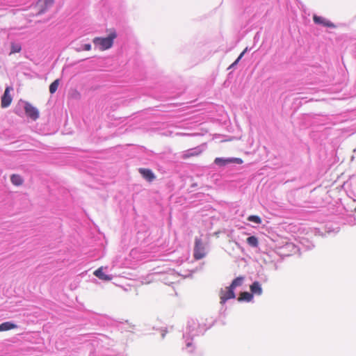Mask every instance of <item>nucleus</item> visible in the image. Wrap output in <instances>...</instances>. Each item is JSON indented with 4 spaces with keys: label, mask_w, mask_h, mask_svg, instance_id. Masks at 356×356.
Listing matches in <instances>:
<instances>
[{
    "label": "nucleus",
    "mask_w": 356,
    "mask_h": 356,
    "mask_svg": "<svg viewBox=\"0 0 356 356\" xmlns=\"http://www.w3.org/2000/svg\"><path fill=\"white\" fill-rule=\"evenodd\" d=\"M116 37V33L113 31L106 38H95L93 39V43L95 46L98 47L99 50L105 51L113 46V40Z\"/></svg>",
    "instance_id": "f257e3e1"
},
{
    "label": "nucleus",
    "mask_w": 356,
    "mask_h": 356,
    "mask_svg": "<svg viewBox=\"0 0 356 356\" xmlns=\"http://www.w3.org/2000/svg\"><path fill=\"white\" fill-rule=\"evenodd\" d=\"M54 3V0H38L35 4L37 14L40 15L48 10Z\"/></svg>",
    "instance_id": "f03ea898"
},
{
    "label": "nucleus",
    "mask_w": 356,
    "mask_h": 356,
    "mask_svg": "<svg viewBox=\"0 0 356 356\" xmlns=\"http://www.w3.org/2000/svg\"><path fill=\"white\" fill-rule=\"evenodd\" d=\"M206 255L204 247L200 238H195L193 257L196 260L204 258Z\"/></svg>",
    "instance_id": "7ed1b4c3"
},
{
    "label": "nucleus",
    "mask_w": 356,
    "mask_h": 356,
    "mask_svg": "<svg viewBox=\"0 0 356 356\" xmlns=\"http://www.w3.org/2000/svg\"><path fill=\"white\" fill-rule=\"evenodd\" d=\"M234 298V291L230 286L225 287V289H222L220 292V298L221 304H225L227 300Z\"/></svg>",
    "instance_id": "20e7f679"
},
{
    "label": "nucleus",
    "mask_w": 356,
    "mask_h": 356,
    "mask_svg": "<svg viewBox=\"0 0 356 356\" xmlns=\"http://www.w3.org/2000/svg\"><path fill=\"white\" fill-rule=\"evenodd\" d=\"M13 90V88L11 87H7L5 89L4 93L3 96L1 97V106L2 108H7L8 107L13 101V97L10 95V91Z\"/></svg>",
    "instance_id": "39448f33"
},
{
    "label": "nucleus",
    "mask_w": 356,
    "mask_h": 356,
    "mask_svg": "<svg viewBox=\"0 0 356 356\" xmlns=\"http://www.w3.org/2000/svg\"><path fill=\"white\" fill-rule=\"evenodd\" d=\"M24 111L26 114L34 120L39 118L38 110L29 102L25 103Z\"/></svg>",
    "instance_id": "423d86ee"
},
{
    "label": "nucleus",
    "mask_w": 356,
    "mask_h": 356,
    "mask_svg": "<svg viewBox=\"0 0 356 356\" xmlns=\"http://www.w3.org/2000/svg\"><path fill=\"white\" fill-rule=\"evenodd\" d=\"M138 172L142 177L149 182H152L156 179L154 173L150 169L140 168L138 169Z\"/></svg>",
    "instance_id": "0eeeda50"
},
{
    "label": "nucleus",
    "mask_w": 356,
    "mask_h": 356,
    "mask_svg": "<svg viewBox=\"0 0 356 356\" xmlns=\"http://www.w3.org/2000/svg\"><path fill=\"white\" fill-rule=\"evenodd\" d=\"M313 20H314V23H316L317 24H321L323 26L330 27V28H335V26H336L330 21L327 20V19H325L323 17L318 16L316 15H314L313 16Z\"/></svg>",
    "instance_id": "6e6552de"
},
{
    "label": "nucleus",
    "mask_w": 356,
    "mask_h": 356,
    "mask_svg": "<svg viewBox=\"0 0 356 356\" xmlns=\"http://www.w3.org/2000/svg\"><path fill=\"white\" fill-rule=\"evenodd\" d=\"M94 275L97 277L99 279L104 280V281H111L112 280V276L109 275H106L103 272V268L100 267L94 272Z\"/></svg>",
    "instance_id": "1a4fd4ad"
},
{
    "label": "nucleus",
    "mask_w": 356,
    "mask_h": 356,
    "mask_svg": "<svg viewBox=\"0 0 356 356\" xmlns=\"http://www.w3.org/2000/svg\"><path fill=\"white\" fill-rule=\"evenodd\" d=\"M10 181L13 185L17 186H22L24 183L23 178L17 174L12 175L10 177Z\"/></svg>",
    "instance_id": "9d476101"
},
{
    "label": "nucleus",
    "mask_w": 356,
    "mask_h": 356,
    "mask_svg": "<svg viewBox=\"0 0 356 356\" xmlns=\"http://www.w3.org/2000/svg\"><path fill=\"white\" fill-rule=\"evenodd\" d=\"M251 293H254L257 295H261L262 293V289L261 284L258 282H254L250 286Z\"/></svg>",
    "instance_id": "9b49d317"
},
{
    "label": "nucleus",
    "mask_w": 356,
    "mask_h": 356,
    "mask_svg": "<svg viewBox=\"0 0 356 356\" xmlns=\"http://www.w3.org/2000/svg\"><path fill=\"white\" fill-rule=\"evenodd\" d=\"M17 327V325L13 323L7 321L0 324V332H4L15 329Z\"/></svg>",
    "instance_id": "f8f14e48"
},
{
    "label": "nucleus",
    "mask_w": 356,
    "mask_h": 356,
    "mask_svg": "<svg viewBox=\"0 0 356 356\" xmlns=\"http://www.w3.org/2000/svg\"><path fill=\"white\" fill-rule=\"evenodd\" d=\"M253 298V295L251 293L249 292H242L240 293V296L238 297L239 301H247L250 302Z\"/></svg>",
    "instance_id": "ddd939ff"
},
{
    "label": "nucleus",
    "mask_w": 356,
    "mask_h": 356,
    "mask_svg": "<svg viewBox=\"0 0 356 356\" xmlns=\"http://www.w3.org/2000/svg\"><path fill=\"white\" fill-rule=\"evenodd\" d=\"M243 280H244V277H242V276H239V277H237L236 278H235L232 284H230V287L234 290V289L237 286H240L243 284Z\"/></svg>",
    "instance_id": "4468645a"
},
{
    "label": "nucleus",
    "mask_w": 356,
    "mask_h": 356,
    "mask_svg": "<svg viewBox=\"0 0 356 356\" xmlns=\"http://www.w3.org/2000/svg\"><path fill=\"white\" fill-rule=\"evenodd\" d=\"M214 163L219 166H225L229 163H232V161H230V158L223 159L218 157L215 159Z\"/></svg>",
    "instance_id": "2eb2a0df"
},
{
    "label": "nucleus",
    "mask_w": 356,
    "mask_h": 356,
    "mask_svg": "<svg viewBox=\"0 0 356 356\" xmlns=\"http://www.w3.org/2000/svg\"><path fill=\"white\" fill-rule=\"evenodd\" d=\"M22 50V46L19 43L11 42L10 43V55L15 53H19Z\"/></svg>",
    "instance_id": "dca6fc26"
},
{
    "label": "nucleus",
    "mask_w": 356,
    "mask_h": 356,
    "mask_svg": "<svg viewBox=\"0 0 356 356\" xmlns=\"http://www.w3.org/2000/svg\"><path fill=\"white\" fill-rule=\"evenodd\" d=\"M247 243L250 246L253 248H256L259 245L258 238L254 236L248 237L247 238Z\"/></svg>",
    "instance_id": "f3484780"
},
{
    "label": "nucleus",
    "mask_w": 356,
    "mask_h": 356,
    "mask_svg": "<svg viewBox=\"0 0 356 356\" xmlns=\"http://www.w3.org/2000/svg\"><path fill=\"white\" fill-rule=\"evenodd\" d=\"M59 85V80L56 79L53 81L49 86V92L54 94L58 89Z\"/></svg>",
    "instance_id": "a211bd4d"
},
{
    "label": "nucleus",
    "mask_w": 356,
    "mask_h": 356,
    "mask_svg": "<svg viewBox=\"0 0 356 356\" xmlns=\"http://www.w3.org/2000/svg\"><path fill=\"white\" fill-rule=\"evenodd\" d=\"M200 153H201V151H195V152H186L185 154H184L182 155V158L184 159H188L189 157H191V156H198Z\"/></svg>",
    "instance_id": "6ab92c4d"
},
{
    "label": "nucleus",
    "mask_w": 356,
    "mask_h": 356,
    "mask_svg": "<svg viewBox=\"0 0 356 356\" xmlns=\"http://www.w3.org/2000/svg\"><path fill=\"white\" fill-rule=\"evenodd\" d=\"M248 220L250 222H255L257 224H260L261 222V218L258 216H254V215L248 216Z\"/></svg>",
    "instance_id": "aec40b11"
},
{
    "label": "nucleus",
    "mask_w": 356,
    "mask_h": 356,
    "mask_svg": "<svg viewBox=\"0 0 356 356\" xmlns=\"http://www.w3.org/2000/svg\"><path fill=\"white\" fill-rule=\"evenodd\" d=\"M230 161H232V163H236L238 164L243 163V160L240 158H230Z\"/></svg>",
    "instance_id": "412c9836"
},
{
    "label": "nucleus",
    "mask_w": 356,
    "mask_h": 356,
    "mask_svg": "<svg viewBox=\"0 0 356 356\" xmlns=\"http://www.w3.org/2000/svg\"><path fill=\"white\" fill-rule=\"evenodd\" d=\"M246 49H245L240 55L238 57V58L234 61V63L231 65V67L234 66V65H236L240 60L241 58L243 57V56L244 55Z\"/></svg>",
    "instance_id": "4be33fe9"
},
{
    "label": "nucleus",
    "mask_w": 356,
    "mask_h": 356,
    "mask_svg": "<svg viewBox=\"0 0 356 356\" xmlns=\"http://www.w3.org/2000/svg\"><path fill=\"white\" fill-rule=\"evenodd\" d=\"M91 49V45L90 44H85L83 47V50L90 51Z\"/></svg>",
    "instance_id": "5701e85b"
},
{
    "label": "nucleus",
    "mask_w": 356,
    "mask_h": 356,
    "mask_svg": "<svg viewBox=\"0 0 356 356\" xmlns=\"http://www.w3.org/2000/svg\"><path fill=\"white\" fill-rule=\"evenodd\" d=\"M191 345V343H188L187 344V346H190Z\"/></svg>",
    "instance_id": "b1692460"
}]
</instances>
